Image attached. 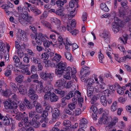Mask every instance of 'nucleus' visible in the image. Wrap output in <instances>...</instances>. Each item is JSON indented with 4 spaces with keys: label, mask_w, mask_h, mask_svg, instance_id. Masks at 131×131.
I'll return each mask as SVG.
<instances>
[{
    "label": "nucleus",
    "mask_w": 131,
    "mask_h": 131,
    "mask_svg": "<svg viewBox=\"0 0 131 131\" xmlns=\"http://www.w3.org/2000/svg\"><path fill=\"white\" fill-rule=\"evenodd\" d=\"M53 67H56L58 69L55 70V74L57 76H60L62 75L63 73V71L67 67V64L65 62L62 61H61L59 62L58 63H53Z\"/></svg>",
    "instance_id": "1"
},
{
    "label": "nucleus",
    "mask_w": 131,
    "mask_h": 131,
    "mask_svg": "<svg viewBox=\"0 0 131 131\" xmlns=\"http://www.w3.org/2000/svg\"><path fill=\"white\" fill-rule=\"evenodd\" d=\"M124 27V25L122 21L121 20L115 21L112 23V29L114 33H116L120 29Z\"/></svg>",
    "instance_id": "2"
},
{
    "label": "nucleus",
    "mask_w": 131,
    "mask_h": 131,
    "mask_svg": "<svg viewBox=\"0 0 131 131\" xmlns=\"http://www.w3.org/2000/svg\"><path fill=\"white\" fill-rule=\"evenodd\" d=\"M89 67L84 66L81 70L80 74L82 76L81 80L82 81H85L86 79L84 77L88 76L90 74V71L89 70Z\"/></svg>",
    "instance_id": "3"
},
{
    "label": "nucleus",
    "mask_w": 131,
    "mask_h": 131,
    "mask_svg": "<svg viewBox=\"0 0 131 131\" xmlns=\"http://www.w3.org/2000/svg\"><path fill=\"white\" fill-rule=\"evenodd\" d=\"M77 104V101L75 100L73 102L69 104L68 105V109L65 110V111L67 114L69 115H72L74 114L73 110L75 108V105Z\"/></svg>",
    "instance_id": "4"
},
{
    "label": "nucleus",
    "mask_w": 131,
    "mask_h": 131,
    "mask_svg": "<svg viewBox=\"0 0 131 131\" xmlns=\"http://www.w3.org/2000/svg\"><path fill=\"white\" fill-rule=\"evenodd\" d=\"M81 94V93L78 91H71L69 92L68 94L66 96V98L67 100L69 99L70 98L74 97L72 99L73 102L74 101H77V99H76L77 95L78 94Z\"/></svg>",
    "instance_id": "5"
},
{
    "label": "nucleus",
    "mask_w": 131,
    "mask_h": 131,
    "mask_svg": "<svg viewBox=\"0 0 131 131\" xmlns=\"http://www.w3.org/2000/svg\"><path fill=\"white\" fill-rule=\"evenodd\" d=\"M40 75L41 78L44 80H47V78H48L51 81L52 80L53 77H54V75L53 73H48L46 71L41 73Z\"/></svg>",
    "instance_id": "6"
},
{
    "label": "nucleus",
    "mask_w": 131,
    "mask_h": 131,
    "mask_svg": "<svg viewBox=\"0 0 131 131\" xmlns=\"http://www.w3.org/2000/svg\"><path fill=\"white\" fill-rule=\"evenodd\" d=\"M13 100H9V101H6L4 102V106L6 109H12L16 108L18 107V105L14 103Z\"/></svg>",
    "instance_id": "7"
},
{
    "label": "nucleus",
    "mask_w": 131,
    "mask_h": 131,
    "mask_svg": "<svg viewBox=\"0 0 131 131\" xmlns=\"http://www.w3.org/2000/svg\"><path fill=\"white\" fill-rule=\"evenodd\" d=\"M29 117L30 118H32V120L36 121L39 119L40 116L39 114L36 113L34 110L30 111L28 113Z\"/></svg>",
    "instance_id": "8"
},
{
    "label": "nucleus",
    "mask_w": 131,
    "mask_h": 131,
    "mask_svg": "<svg viewBox=\"0 0 131 131\" xmlns=\"http://www.w3.org/2000/svg\"><path fill=\"white\" fill-rule=\"evenodd\" d=\"M13 59L15 63V65L16 67H18L21 69H23L25 67V65L20 62V60L19 58L17 56H15L13 57Z\"/></svg>",
    "instance_id": "9"
},
{
    "label": "nucleus",
    "mask_w": 131,
    "mask_h": 131,
    "mask_svg": "<svg viewBox=\"0 0 131 131\" xmlns=\"http://www.w3.org/2000/svg\"><path fill=\"white\" fill-rule=\"evenodd\" d=\"M63 124L65 126L64 128L66 131H73L71 127V122L69 120H66L64 121Z\"/></svg>",
    "instance_id": "10"
},
{
    "label": "nucleus",
    "mask_w": 131,
    "mask_h": 131,
    "mask_svg": "<svg viewBox=\"0 0 131 131\" xmlns=\"http://www.w3.org/2000/svg\"><path fill=\"white\" fill-rule=\"evenodd\" d=\"M70 8H68V9L66 8H60L57 9L56 10L55 14L59 16L62 17L64 16L66 14V11L68 10V9Z\"/></svg>",
    "instance_id": "11"
},
{
    "label": "nucleus",
    "mask_w": 131,
    "mask_h": 131,
    "mask_svg": "<svg viewBox=\"0 0 131 131\" xmlns=\"http://www.w3.org/2000/svg\"><path fill=\"white\" fill-rule=\"evenodd\" d=\"M60 114V110L57 108H54L53 110L52 115V120L55 121L58 119Z\"/></svg>",
    "instance_id": "12"
},
{
    "label": "nucleus",
    "mask_w": 131,
    "mask_h": 131,
    "mask_svg": "<svg viewBox=\"0 0 131 131\" xmlns=\"http://www.w3.org/2000/svg\"><path fill=\"white\" fill-rule=\"evenodd\" d=\"M66 81L64 79L62 78L58 80L56 82L54 86L56 87H60L65 85Z\"/></svg>",
    "instance_id": "13"
},
{
    "label": "nucleus",
    "mask_w": 131,
    "mask_h": 131,
    "mask_svg": "<svg viewBox=\"0 0 131 131\" xmlns=\"http://www.w3.org/2000/svg\"><path fill=\"white\" fill-rule=\"evenodd\" d=\"M17 96L14 93H12L9 96L8 100H13L14 103H15L16 104L18 105L19 101L17 100Z\"/></svg>",
    "instance_id": "14"
},
{
    "label": "nucleus",
    "mask_w": 131,
    "mask_h": 131,
    "mask_svg": "<svg viewBox=\"0 0 131 131\" xmlns=\"http://www.w3.org/2000/svg\"><path fill=\"white\" fill-rule=\"evenodd\" d=\"M88 122V121L86 119L84 118H83L81 120L79 123L80 127L85 128L87 127V124Z\"/></svg>",
    "instance_id": "15"
},
{
    "label": "nucleus",
    "mask_w": 131,
    "mask_h": 131,
    "mask_svg": "<svg viewBox=\"0 0 131 131\" xmlns=\"http://www.w3.org/2000/svg\"><path fill=\"white\" fill-rule=\"evenodd\" d=\"M35 107L36 112L38 113L41 114L43 111V108L41 105L39 103H37L36 105H35Z\"/></svg>",
    "instance_id": "16"
},
{
    "label": "nucleus",
    "mask_w": 131,
    "mask_h": 131,
    "mask_svg": "<svg viewBox=\"0 0 131 131\" xmlns=\"http://www.w3.org/2000/svg\"><path fill=\"white\" fill-rule=\"evenodd\" d=\"M87 95L90 98L91 96L93 95V94L94 91L93 87L92 86H89L87 85Z\"/></svg>",
    "instance_id": "17"
},
{
    "label": "nucleus",
    "mask_w": 131,
    "mask_h": 131,
    "mask_svg": "<svg viewBox=\"0 0 131 131\" xmlns=\"http://www.w3.org/2000/svg\"><path fill=\"white\" fill-rule=\"evenodd\" d=\"M30 9L33 12L35 16H37L41 13V11L36 7H31Z\"/></svg>",
    "instance_id": "18"
},
{
    "label": "nucleus",
    "mask_w": 131,
    "mask_h": 131,
    "mask_svg": "<svg viewBox=\"0 0 131 131\" xmlns=\"http://www.w3.org/2000/svg\"><path fill=\"white\" fill-rule=\"evenodd\" d=\"M11 118L9 117V115L7 114L5 116V118L4 119L2 122L3 124L5 125H8L10 124V120L11 119Z\"/></svg>",
    "instance_id": "19"
},
{
    "label": "nucleus",
    "mask_w": 131,
    "mask_h": 131,
    "mask_svg": "<svg viewBox=\"0 0 131 131\" xmlns=\"http://www.w3.org/2000/svg\"><path fill=\"white\" fill-rule=\"evenodd\" d=\"M67 29L72 35L75 36L79 32L78 30H77L76 29H74V28H70L69 25H68L67 26Z\"/></svg>",
    "instance_id": "20"
},
{
    "label": "nucleus",
    "mask_w": 131,
    "mask_h": 131,
    "mask_svg": "<svg viewBox=\"0 0 131 131\" xmlns=\"http://www.w3.org/2000/svg\"><path fill=\"white\" fill-rule=\"evenodd\" d=\"M110 34L109 32L106 30H104L103 32L101 35V37L105 40V38L108 40L110 36Z\"/></svg>",
    "instance_id": "21"
},
{
    "label": "nucleus",
    "mask_w": 131,
    "mask_h": 131,
    "mask_svg": "<svg viewBox=\"0 0 131 131\" xmlns=\"http://www.w3.org/2000/svg\"><path fill=\"white\" fill-rule=\"evenodd\" d=\"M24 102L27 109L31 110L32 108V106L31 104L29 101L26 98L24 99Z\"/></svg>",
    "instance_id": "22"
},
{
    "label": "nucleus",
    "mask_w": 131,
    "mask_h": 131,
    "mask_svg": "<svg viewBox=\"0 0 131 131\" xmlns=\"http://www.w3.org/2000/svg\"><path fill=\"white\" fill-rule=\"evenodd\" d=\"M76 9L75 8H74L73 9V10L71 11L70 12V14H66L65 15L64 17L66 18H70L71 19V18L74 17L75 14H74V12L75 11Z\"/></svg>",
    "instance_id": "23"
},
{
    "label": "nucleus",
    "mask_w": 131,
    "mask_h": 131,
    "mask_svg": "<svg viewBox=\"0 0 131 131\" xmlns=\"http://www.w3.org/2000/svg\"><path fill=\"white\" fill-rule=\"evenodd\" d=\"M59 99V98L54 93L51 94L50 96V100L52 102H55L57 101Z\"/></svg>",
    "instance_id": "24"
},
{
    "label": "nucleus",
    "mask_w": 131,
    "mask_h": 131,
    "mask_svg": "<svg viewBox=\"0 0 131 131\" xmlns=\"http://www.w3.org/2000/svg\"><path fill=\"white\" fill-rule=\"evenodd\" d=\"M43 87L42 83L40 82L39 84L36 86V90L39 93H41L43 91Z\"/></svg>",
    "instance_id": "25"
},
{
    "label": "nucleus",
    "mask_w": 131,
    "mask_h": 131,
    "mask_svg": "<svg viewBox=\"0 0 131 131\" xmlns=\"http://www.w3.org/2000/svg\"><path fill=\"white\" fill-rule=\"evenodd\" d=\"M100 100L102 104L104 106H106L107 102L106 97L105 95L102 96L101 97Z\"/></svg>",
    "instance_id": "26"
},
{
    "label": "nucleus",
    "mask_w": 131,
    "mask_h": 131,
    "mask_svg": "<svg viewBox=\"0 0 131 131\" xmlns=\"http://www.w3.org/2000/svg\"><path fill=\"white\" fill-rule=\"evenodd\" d=\"M64 56L66 58L70 61H73V58L71 54L69 52L66 51L64 53Z\"/></svg>",
    "instance_id": "27"
},
{
    "label": "nucleus",
    "mask_w": 131,
    "mask_h": 131,
    "mask_svg": "<svg viewBox=\"0 0 131 131\" xmlns=\"http://www.w3.org/2000/svg\"><path fill=\"white\" fill-rule=\"evenodd\" d=\"M61 58V57L60 55L56 54V55L54 56L52 59V60L53 62V63L54 62L58 63V62L60 60Z\"/></svg>",
    "instance_id": "28"
},
{
    "label": "nucleus",
    "mask_w": 131,
    "mask_h": 131,
    "mask_svg": "<svg viewBox=\"0 0 131 131\" xmlns=\"http://www.w3.org/2000/svg\"><path fill=\"white\" fill-rule=\"evenodd\" d=\"M123 38L120 37L119 38V40L121 41L124 44L127 43V40L128 39V35L126 34H124L123 36Z\"/></svg>",
    "instance_id": "29"
},
{
    "label": "nucleus",
    "mask_w": 131,
    "mask_h": 131,
    "mask_svg": "<svg viewBox=\"0 0 131 131\" xmlns=\"http://www.w3.org/2000/svg\"><path fill=\"white\" fill-rule=\"evenodd\" d=\"M15 118L16 120L20 121L25 118V115L22 113L17 114L16 115Z\"/></svg>",
    "instance_id": "30"
},
{
    "label": "nucleus",
    "mask_w": 131,
    "mask_h": 131,
    "mask_svg": "<svg viewBox=\"0 0 131 131\" xmlns=\"http://www.w3.org/2000/svg\"><path fill=\"white\" fill-rule=\"evenodd\" d=\"M81 94H80V95L78 94V95H77L76 99H77H77H78V102L79 105L80 107H81L82 106V103H83V99L82 97H81Z\"/></svg>",
    "instance_id": "31"
},
{
    "label": "nucleus",
    "mask_w": 131,
    "mask_h": 131,
    "mask_svg": "<svg viewBox=\"0 0 131 131\" xmlns=\"http://www.w3.org/2000/svg\"><path fill=\"white\" fill-rule=\"evenodd\" d=\"M66 0H64L63 1L57 0L56 4L59 7H61L64 5V4L66 3Z\"/></svg>",
    "instance_id": "32"
},
{
    "label": "nucleus",
    "mask_w": 131,
    "mask_h": 131,
    "mask_svg": "<svg viewBox=\"0 0 131 131\" xmlns=\"http://www.w3.org/2000/svg\"><path fill=\"white\" fill-rule=\"evenodd\" d=\"M100 7L102 10L105 12H107L109 10V9L105 3H101L100 5Z\"/></svg>",
    "instance_id": "33"
},
{
    "label": "nucleus",
    "mask_w": 131,
    "mask_h": 131,
    "mask_svg": "<svg viewBox=\"0 0 131 131\" xmlns=\"http://www.w3.org/2000/svg\"><path fill=\"white\" fill-rule=\"evenodd\" d=\"M18 90L19 92L22 95H25L27 93V90L24 87H19Z\"/></svg>",
    "instance_id": "34"
},
{
    "label": "nucleus",
    "mask_w": 131,
    "mask_h": 131,
    "mask_svg": "<svg viewBox=\"0 0 131 131\" xmlns=\"http://www.w3.org/2000/svg\"><path fill=\"white\" fill-rule=\"evenodd\" d=\"M31 61L33 63L38 64L39 62L40 59L35 57H30Z\"/></svg>",
    "instance_id": "35"
},
{
    "label": "nucleus",
    "mask_w": 131,
    "mask_h": 131,
    "mask_svg": "<svg viewBox=\"0 0 131 131\" xmlns=\"http://www.w3.org/2000/svg\"><path fill=\"white\" fill-rule=\"evenodd\" d=\"M54 92L56 94H59L61 96H63L65 94V92L61 90H59L57 89H55Z\"/></svg>",
    "instance_id": "36"
},
{
    "label": "nucleus",
    "mask_w": 131,
    "mask_h": 131,
    "mask_svg": "<svg viewBox=\"0 0 131 131\" xmlns=\"http://www.w3.org/2000/svg\"><path fill=\"white\" fill-rule=\"evenodd\" d=\"M24 78V76L23 75H19L18 77H16L15 79L16 81L18 83H20L23 82Z\"/></svg>",
    "instance_id": "37"
},
{
    "label": "nucleus",
    "mask_w": 131,
    "mask_h": 131,
    "mask_svg": "<svg viewBox=\"0 0 131 131\" xmlns=\"http://www.w3.org/2000/svg\"><path fill=\"white\" fill-rule=\"evenodd\" d=\"M28 96L31 100L34 101L33 102V103H34V102H36V101L37 100L38 98V95L36 94L32 95H30Z\"/></svg>",
    "instance_id": "38"
},
{
    "label": "nucleus",
    "mask_w": 131,
    "mask_h": 131,
    "mask_svg": "<svg viewBox=\"0 0 131 131\" xmlns=\"http://www.w3.org/2000/svg\"><path fill=\"white\" fill-rule=\"evenodd\" d=\"M117 108V102L114 101L113 103L111 106V110L112 111L114 112L116 111Z\"/></svg>",
    "instance_id": "39"
},
{
    "label": "nucleus",
    "mask_w": 131,
    "mask_h": 131,
    "mask_svg": "<svg viewBox=\"0 0 131 131\" xmlns=\"http://www.w3.org/2000/svg\"><path fill=\"white\" fill-rule=\"evenodd\" d=\"M50 20L52 23L53 22L56 24L60 25V24L61 21L60 20L55 17L51 18Z\"/></svg>",
    "instance_id": "40"
},
{
    "label": "nucleus",
    "mask_w": 131,
    "mask_h": 131,
    "mask_svg": "<svg viewBox=\"0 0 131 131\" xmlns=\"http://www.w3.org/2000/svg\"><path fill=\"white\" fill-rule=\"evenodd\" d=\"M9 86L15 92L17 91V87L15 83L10 82L9 84Z\"/></svg>",
    "instance_id": "41"
},
{
    "label": "nucleus",
    "mask_w": 131,
    "mask_h": 131,
    "mask_svg": "<svg viewBox=\"0 0 131 131\" xmlns=\"http://www.w3.org/2000/svg\"><path fill=\"white\" fill-rule=\"evenodd\" d=\"M2 7L5 10V11L6 13H7V15H9V14L11 13V12L9 10V6L7 4H5L2 5Z\"/></svg>",
    "instance_id": "42"
},
{
    "label": "nucleus",
    "mask_w": 131,
    "mask_h": 131,
    "mask_svg": "<svg viewBox=\"0 0 131 131\" xmlns=\"http://www.w3.org/2000/svg\"><path fill=\"white\" fill-rule=\"evenodd\" d=\"M38 38L42 42L46 40V39L45 38V35L41 33H39L38 34Z\"/></svg>",
    "instance_id": "43"
},
{
    "label": "nucleus",
    "mask_w": 131,
    "mask_h": 131,
    "mask_svg": "<svg viewBox=\"0 0 131 131\" xmlns=\"http://www.w3.org/2000/svg\"><path fill=\"white\" fill-rule=\"evenodd\" d=\"M11 94V91L10 90L7 89L3 92V94L4 96H8L9 98V96Z\"/></svg>",
    "instance_id": "44"
},
{
    "label": "nucleus",
    "mask_w": 131,
    "mask_h": 131,
    "mask_svg": "<svg viewBox=\"0 0 131 131\" xmlns=\"http://www.w3.org/2000/svg\"><path fill=\"white\" fill-rule=\"evenodd\" d=\"M118 120V119L116 117H114V118L113 121L110 123V124L108 125V126L111 127L114 125L117 122Z\"/></svg>",
    "instance_id": "45"
},
{
    "label": "nucleus",
    "mask_w": 131,
    "mask_h": 131,
    "mask_svg": "<svg viewBox=\"0 0 131 131\" xmlns=\"http://www.w3.org/2000/svg\"><path fill=\"white\" fill-rule=\"evenodd\" d=\"M120 85L118 83H116L115 84L112 85V89H111V87H110V89L112 90V92L113 93L114 91L116 90V88H118V87H120Z\"/></svg>",
    "instance_id": "46"
},
{
    "label": "nucleus",
    "mask_w": 131,
    "mask_h": 131,
    "mask_svg": "<svg viewBox=\"0 0 131 131\" xmlns=\"http://www.w3.org/2000/svg\"><path fill=\"white\" fill-rule=\"evenodd\" d=\"M35 88H34V87H31L30 88V89L28 91V96L36 94L35 93Z\"/></svg>",
    "instance_id": "47"
},
{
    "label": "nucleus",
    "mask_w": 131,
    "mask_h": 131,
    "mask_svg": "<svg viewBox=\"0 0 131 131\" xmlns=\"http://www.w3.org/2000/svg\"><path fill=\"white\" fill-rule=\"evenodd\" d=\"M78 0H73L71 1L69 3V7H70V8H71L73 7H74L75 2H76V4H77L78 3Z\"/></svg>",
    "instance_id": "48"
},
{
    "label": "nucleus",
    "mask_w": 131,
    "mask_h": 131,
    "mask_svg": "<svg viewBox=\"0 0 131 131\" xmlns=\"http://www.w3.org/2000/svg\"><path fill=\"white\" fill-rule=\"evenodd\" d=\"M52 62L51 63V61L49 60H46L45 61L44 63L45 64V66L46 67H47L49 66H51L52 67H53V63Z\"/></svg>",
    "instance_id": "49"
},
{
    "label": "nucleus",
    "mask_w": 131,
    "mask_h": 131,
    "mask_svg": "<svg viewBox=\"0 0 131 131\" xmlns=\"http://www.w3.org/2000/svg\"><path fill=\"white\" fill-rule=\"evenodd\" d=\"M63 77L65 79H71L70 72H67L65 75L63 76Z\"/></svg>",
    "instance_id": "50"
},
{
    "label": "nucleus",
    "mask_w": 131,
    "mask_h": 131,
    "mask_svg": "<svg viewBox=\"0 0 131 131\" xmlns=\"http://www.w3.org/2000/svg\"><path fill=\"white\" fill-rule=\"evenodd\" d=\"M45 110L50 113L52 112V109L51 105H48L46 107Z\"/></svg>",
    "instance_id": "51"
},
{
    "label": "nucleus",
    "mask_w": 131,
    "mask_h": 131,
    "mask_svg": "<svg viewBox=\"0 0 131 131\" xmlns=\"http://www.w3.org/2000/svg\"><path fill=\"white\" fill-rule=\"evenodd\" d=\"M34 121L33 122L32 124V126L36 128L39 127L40 125V123L38 121Z\"/></svg>",
    "instance_id": "52"
},
{
    "label": "nucleus",
    "mask_w": 131,
    "mask_h": 131,
    "mask_svg": "<svg viewBox=\"0 0 131 131\" xmlns=\"http://www.w3.org/2000/svg\"><path fill=\"white\" fill-rule=\"evenodd\" d=\"M42 58H45V60H47L48 59L49 56H50L49 54V53H47L45 52L43 53L42 55Z\"/></svg>",
    "instance_id": "53"
},
{
    "label": "nucleus",
    "mask_w": 131,
    "mask_h": 131,
    "mask_svg": "<svg viewBox=\"0 0 131 131\" xmlns=\"http://www.w3.org/2000/svg\"><path fill=\"white\" fill-rule=\"evenodd\" d=\"M94 80L92 79H89L88 80H86L85 81L86 83L88 82V85L89 86H92V83H93Z\"/></svg>",
    "instance_id": "54"
},
{
    "label": "nucleus",
    "mask_w": 131,
    "mask_h": 131,
    "mask_svg": "<svg viewBox=\"0 0 131 131\" xmlns=\"http://www.w3.org/2000/svg\"><path fill=\"white\" fill-rule=\"evenodd\" d=\"M76 21L75 19H73L71 21V23L70 24V26H69V28H73L75 27L76 26Z\"/></svg>",
    "instance_id": "55"
},
{
    "label": "nucleus",
    "mask_w": 131,
    "mask_h": 131,
    "mask_svg": "<svg viewBox=\"0 0 131 131\" xmlns=\"http://www.w3.org/2000/svg\"><path fill=\"white\" fill-rule=\"evenodd\" d=\"M18 9L19 13L21 14H23L25 10H27V9H25V8H24V7L22 8L20 6L18 7Z\"/></svg>",
    "instance_id": "56"
},
{
    "label": "nucleus",
    "mask_w": 131,
    "mask_h": 131,
    "mask_svg": "<svg viewBox=\"0 0 131 131\" xmlns=\"http://www.w3.org/2000/svg\"><path fill=\"white\" fill-rule=\"evenodd\" d=\"M99 56V62L101 63H102V59L104 57V56L103 54L102 53L101 51H100Z\"/></svg>",
    "instance_id": "57"
},
{
    "label": "nucleus",
    "mask_w": 131,
    "mask_h": 131,
    "mask_svg": "<svg viewBox=\"0 0 131 131\" xmlns=\"http://www.w3.org/2000/svg\"><path fill=\"white\" fill-rule=\"evenodd\" d=\"M43 42V44L44 46L45 47H49L50 45V43L48 40H47Z\"/></svg>",
    "instance_id": "58"
},
{
    "label": "nucleus",
    "mask_w": 131,
    "mask_h": 131,
    "mask_svg": "<svg viewBox=\"0 0 131 131\" xmlns=\"http://www.w3.org/2000/svg\"><path fill=\"white\" fill-rule=\"evenodd\" d=\"M125 15V11L123 10H119V16L121 17L124 18V16Z\"/></svg>",
    "instance_id": "59"
},
{
    "label": "nucleus",
    "mask_w": 131,
    "mask_h": 131,
    "mask_svg": "<svg viewBox=\"0 0 131 131\" xmlns=\"http://www.w3.org/2000/svg\"><path fill=\"white\" fill-rule=\"evenodd\" d=\"M81 110L79 108H77L76 109L74 112L75 116H78L80 115L81 113Z\"/></svg>",
    "instance_id": "60"
},
{
    "label": "nucleus",
    "mask_w": 131,
    "mask_h": 131,
    "mask_svg": "<svg viewBox=\"0 0 131 131\" xmlns=\"http://www.w3.org/2000/svg\"><path fill=\"white\" fill-rule=\"evenodd\" d=\"M51 94V93H46L44 95V99L45 101H47L49 99Z\"/></svg>",
    "instance_id": "61"
},
{
    "label": "nucleus",
    "mask_w": 131,
    "mask_h": 131,
    "mask_svg": "<svg viewBox=\"0 0 131 131\" xmlns=\"http://www.w3.org/2000/svg\"><path fill=\"white\" fill-rule=\"evenodd\" d=\"M123 19L122 20V21L123 20L125 22H127L131 20V16H126L123 18Z\"/></svg>",
    "instance_id": "62"
},
{
    "label": "nucleus",
    "mask_w": 131,
    "mask_h": 131,
    "mask_svg": "<svg viewBox=\"0 0 131 131\" xmlns=\"http://www.w3.org/2000/svg\"><path fill=\"white\" fill-rule=\"evenodd\" d=\"M35 39L36 40V42L37 44L38 45H40L42 43V41L41 40L38 38V36L37 35H35Z\"/></svg>",
    "instance_id": "63"
},
{
    "label": "nucleus",
    "mask_w": 131,
    "mask_h": 131,
    "mask_svg": "<svg viewBox=\"0 0 131 131\" xmlns=\"http://www.w3.org/2000/svg\"><path fill=\"white\" fill-rule=\"evenodd\" d=\"M98 99H99L97 98V97L94 95L92 97L91 100V104H94V103Z\"/></svg>",
    "instance_id": "64"
}]
</instances>
